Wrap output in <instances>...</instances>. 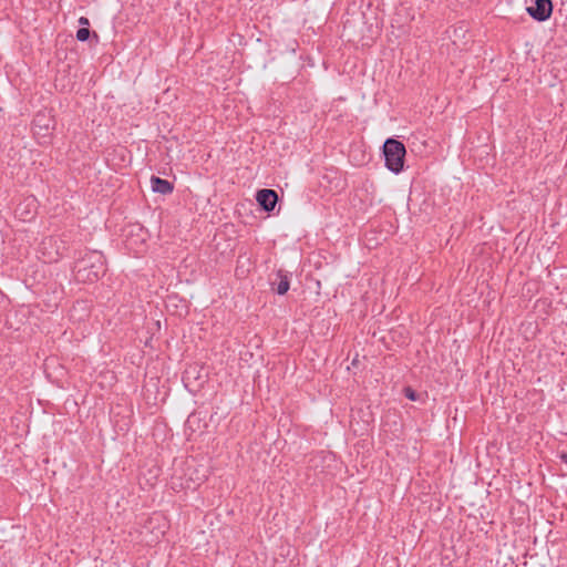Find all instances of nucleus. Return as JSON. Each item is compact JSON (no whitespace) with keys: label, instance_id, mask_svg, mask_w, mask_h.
I'll return each mask as SVG.
<instances>
[{"label":"nucleus","instance_id":"1","mask_svg":"<svg viewBox=\"0 0 567 567\" xmlns=\"http://www.w3.org/2000/svg\"><path fill=\"white\" fill-rule=\"evenodd\" d=\"M385 167L394 174H399L404 168L406 148L405 145L393 137L385 140L382 146Z\"/></svg>","mask_w":567,"mask_h":567},{"label":"nucleus","instance_id":"2","mask_svg":"<svg viewBox=\"0 0 567 567\" xmlns=\"http://www.w3.org/2000/svg\"><path fill=\"white\" fill-rule=\"evenodd\" d=\"M554 10L551 0H535L533 6L526 8L528 16L537 21L545 22L550 19Z\"/></svg>","mask_w":567,"mask_h":567},{"label":"nucleus","instance_id":"3","mask_svg":"<svg viewBox=\"0 0 567 567\" xmlns=\"http://www.w3.org/2000/svg\"><path fill=\"white\" fill-rule=\"evenodd\" d=\"M255 199L262 212L272 214L279 202V196L275 189L261 188L256 192Z\"/></svg>","mask_w":567,"mask_h":567},{"label":"nucleus","instance_id":"4","mask_svg":"<svg viewBox=\"0 0 567 567\" xmlns=\"http://www.w3.org/2000/svg\"><path fill=\"white\" fill-rule=\"evenodd\" d=\"M37 199L34 197H28L17 205L14 213L22 221H31L37 216Z\"/></svg>","mask_w":567,"mask_h":567},{"label":"nucleus","instance_id":"5","mask_svg":"<svg viewBox=\"0 0 567 567\" xmlns=\"http://www.w3.org/2000/svg\"><path fill=\"white\" fill-rule=\"evenodd\" d=\"M270 285L272 290H275L278 295H286L290 288L289 272L284 269L277 270L276 278L270 280Z\"/></svg>","mask_w":567,"mask_h":567},{"label":"nucleus","instance_id":"6","mask_svg":"<svg viewBox=\"0 0 567 567\" xmlns=\"http://www.w3.org/2000/svg\"><path fill=\"white\" fill-rule=\"evenodd\" d=\"M151 188L154 193L161 195H169L174 192V184L167 179L161 178L158 176L152 175L151 179Z\"/></svg>","mask_w":567,"mask_h":567},{"label":"nucleus","instance_id":"7","mask_svg":"<svg viewBox=\"0 0 567 567\" xmlns=\"http://www.w3.org/2000/svg\"><path fill=\"white\" fill-rule=\"evenodd\" d=\"M252 260L251 255H249L247 251L244 254H240L237 259V266L235 269V274L238 278H245L251 268Z\"/></svg>","mask_w":567,"mask_h":567},{"label":"nucleus","instance_id":"8","mask_svg":"<svg viewBox=\"0 0 567 567\" xmlns=\"http://www.w3.org/2000/svg\"><path fill=\"white\" fill-rule=\"evenodd\" d=\"M40 255H37V258L44 264H51L58 261L62 258V254L60 250H37Z\"/></svg>","mask_w":567,"mask_h":567},{"label":"nucleus","instance_id":"9","mask_svg":"<svg viewBox=\"0 0 567 567\" xmlns=\"http://www.w3.org/2000/svg\"><path fill=\"white\" fill-rule=\"evenodd\" d=\"M52 118L48 117L45 114L38 113L33 120V124L41 130H45L47 132L51 128Z\"/></svg>","mask_w":567,"mask_h":567},{"label":"nucleus","instance_id":"10","mask_svg":"<svg viewBox=\"0 0 567 567\" xmlns=\"http://www.w3.org/2000/svg\"><path fill=\"white\" fill-rule=\"evenodd\" d=\"M76 40L80 41V42H85L90 39L91 37V31L87 27H81L78 29L76 31Z\"/></svg>","mask_w":567,"mask_h":567},{"label":"nucleus","instance_id":"11","mask_svg":"<svg viewBox=\"0 0 567 567\" xmlns=\"http://www.w3.org/2000/svg\"><path fill=\"white\" fill-rule=\"evenodd\" d=\"M198 373L199 372L196 367L187 369L183 375V381L185 382V385L187 386V381L190 379V377H193L194 379H198L199 378Z\"/></svg>","mask_w":567,"mask_h":567},{"label":"nucleus","instance_id":"12","mask_svg":"<svg viewBox=\"0 0 567 567\" xmlns=\"http://www.w3.org/2000/svg\"><path fill=\"white\" fill-rule=\"evenodd\" d=\"M403 394L410 401H417L419 398H420V394L414 389H412L411 386H405L403 389Z\"/></svg>","mask_w":567,"mask_h":567},{"label":"nucleus","instance_id":"13","mask_svg":"<svg viewBox=\"0 0 567 567\" xmlns=\"http://www.w3.org/2000/svg\"><path fill=\"white\" fill-rule=\"evenodd\" d=\"M102 251L101 250H97V249H94V250H90V255H91V258H97V259H101L102 258Z\"/></svg>","mask_w":567,"mask_h":567},{"label":"nucleus","instance_id":"14","mask_svg":"<svg viewBox=\"0 0 567 567\" xmlns=\"http://www.w3.org/2000/svg\"><path fill=\"white\" fill-rule=\"evenodd\" d=\"M79 24L81 27H89L90 25V21H89V19L86 17H81L79 19Z\"/></svg>","mask_w":567,"mask_h":567},{"label":"nucleus","instance_id":"15","mask_svg":"<svg viewBox=\"0 0 567 567\" xmlns=\"http://www.w3.org/2000/svg\"><path fill=\"white\" fill-rule=\"evenodd\" d=\"M559 458L563 463H567V452H561Z\"/></svg>","mask_w":567,"mask_h":567},{"label":"nucleus","instance_id":"16","mask_svg":"<svg viewBox=\"0 0 567 567\" xmlns=\"http://www.w3.org/2000/svg\"><path fill=\"white\" fill-rule=\"evenodd\" d=\"M84 261H85L84 259H81V260H80V261H78L76 264H78V266H80L81 264H84Z\"/></svg>","mask_w":567,"mask_h":567},{"label":"nucleus","instance_id":"17","mask_svg":"<svg viewBox=\"0 0 567 567\" xmlns=\"http://www.w3.org/2000/svg\"><path fill=\"white\" fill-rule=\"evenodd\" d=\"M93 37H94L95 39H97V38H99V35H97V33H96V32H93Z\"/></svg>","mask_w":567,"mask_h":567}]
</instances>
